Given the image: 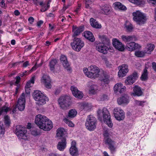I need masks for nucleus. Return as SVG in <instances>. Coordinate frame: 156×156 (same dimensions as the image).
<instances>
[{
  "label": "nucleus",
  "instance_id": "nucleus-49",
  "mask_svg": "<svg viewBox=\"0 0 156 156\" xmlns=\"http://www.w3.org/2000/svg\"><path fill=\"white\" fill-rule=\"evenodd\" d=\"M64 121L69 127H74V124L71 121L65 118L64 119Z\"/></svg>",
  "mask_w": 156,
  "mask_h": 156
},
{
  "label": "nucleus",
  "instance_id": "nucleus-3",
  "mask_svg": "<svg viewBox=\"0 0 156 156\" xmlns=\"http://www.w3.org/2000/svg\"><path fill=\"white\" fill-rule=\"evenodd\" d=\"M132 15L133 20L136 24L140 26L144 24L148 19L146 14L140 10L133 12Z\"/></svg>",
  "mask_w": 156,
  "mask_h": 156
},
{
  "label": "nucleus",
  "instance_id": "nucleus-30",
  "mask_svg": "<svg viewBox=\"0 0 156 156\" xmlns=\"http://www.w3.org/2000/svg\"><path fill=\"white\" fill-rule=\"evenodd\" d=\"M154 48L155 46L154 44H147L144 50L146 54H151V52L153 51Z\"/></svg>",
  "mask_w": 156,
  "mask_h": 156
},
{
  "label": "nucleus",
  "instance_id": "nucleus-61",
  "mask_svg": "<svg viewBox=\"0 0 156 156\" xmlns=\"http://www.w3.org/2000/svg\"><path fill=\"white\" fill-rule=\"evenodd\" d=\"M28 20L30 23H32L34 21V19L33 17H30L28 18Z\"/></svg>",
  "mask_w": 156,
  "mask_h": 156
},
{
  "label": "nucleus",
  "instance_id": "nucleus-56",
  "mask_svg": "<svg viewBox=\"0 0 156 156\" xmlns=\"http://www.w3.org/2000/svg\"><path fill=\"white\" fill-rule=\"evenodd\" d=\"M147 2L149 4L156 5V0H147Z\"/></svg>",
  "mask_w": 156,
  "mask_h": 156
},
{
  "label": "nucleus",
  "instance_id": "nucleus-15",
  "mask_svg": "<svg viewBox=\"0 0 156 156\" xmlns=\"http://www.w3.org/2000/svg\"><path fill=\"white\" fill-rule=\"evenodd\" d=\"M112 44L116 49L119 51H123L124 50V45L116 38L113 39Z\"/></svg>",
  "mask_w": 156,
  "mask_h": 156
},
{
  "label": "nucleus",
  "instance_id": "nucleus-8",
  "mask_svg": "<svg viewBox=\"0 0 156 156\" xmlns=\"http://www.w3.org/2000/svg\"><path fill=\"white\" fill-rule=\"evenodd\" d=\"M90 71L89 78L95 79L99 77V73L100 72L99 68L95 65H91L88 67Z\"/></svg>",
  "mask_w": 156,
  "mask_h": 156
},
{
  "label": "nucleus",
  "instance_id": "nucleus-6",
  "mask_svg": "<svg viewBox=\"0 0 156 156\" xmlns=\"http://www.w3.org/2000/svg\"><path fill=\"white\" fill-rule=\"evenodd\" d=\"M26 127H16L15 130L16 135L20 140H28L29 139V134L27 133Z\"/></svg>",
  "mask_w": 156,
  "mask_h": 156
},
{
  "label": "nucleus",
  "instance_id": "nucleus-21",
  "mask_svg": "<svg viewBox=\"0 0 156 156\" xmlns=\"http://www.w3.org/2000/svg\"><path fill=\"white\" fill-rule=\"evenodd\" d=\"M66 139L64 137L61 138V141L58 142L57 145V148L60 151H63L66 147Z\"/></svg>",
  "mask_w": 156,
  "mask_h": 156
},
{
  "label": "nucleus",
  "instance_id": "nucleus-29",
  "mask_svg": "<svg viewBox=\"0 0 156 156\" xmlns=\"http://www.w3.org/2000/svg\"><path fill=\"white\" fill-rule=\"evenodd\" d=\"M113 5L115 9H119L122 11H125L127 9V8L125 6L119 2L114 3Z\"/></svg>",
  "mask_w": 156,
  "mask_h": 156
},
{
  "label": "nucleus",
  "instance_id": "nucleus-48",
  "mask_svg": "<svg viewBox=\"0 0 156 156\" xmlns=\"http://www.w3.org/2000/svg\"><path fill=\"white\" fill-rule=\"evenodd\" d=\"M5 122L6 125L7 126H10V118L8 115H6L4 117Z\"/></svg>",
  "mask_w": 156,
  "mask_h": 156
},
{
  "label": "nucleus",
  "instance_id": "nucleus-28",
  "mask_svg": "<svg viewBox=\"0 0 156 156\" xmlns=\"http://www.w3.org/2000/svg\"><path fill=\"white\" fill-rule=\"evenodd\" d=\"M79 106L81 109L85 111H89L92 108L91 104L86 103H82L79 104Z\"/></svg>",
  "mask_w": 156,
  "mask_h": 156
},
{
  "label": "nucleus",
  "instance_id": "nucleus-9",
  "mask_svg": "<svg viewBox=\"0 0 156 156\" xmlns=\"http://www.w3.org/2000/svg\"><path fill=\"white\" fill-rule=\"evenodd\" d=\"M25 94L23 93L18 98L16 105L18 109L20 111H22L24 110L25 108Z\"/></svg>",
  "mask_w": 156,
  "mask_h": 156
},
{
  "label": "nucleus",
  "instance_id": "nucleus-35",
  "mask_svg": "<svg viewBox=\"0 0 156 156\" xmlns=\"http://www.w3.org/2000/svg\"><path fill=\"white\" fill-rule=\"evenodd\" d=\"M109 76L108 75L104 73H102L100 77V80L101 82H104L105 84H108L109 83Z\"/></svg>",
  "mask_w": 156,
  "mask_h": 156
},
{
  "label": "nucleus",
  "instance_id": "nucleus-23",
  "mask_svg": "<svg viewBox=\"0 0 156 156\" xmlns=\"http://www.w3.org/2000/svg\"><path fill=\"white\" fill-rule=\"evenodd\" d=\"M117 102L119 105H125L129 103V101L127 97L122 96L117 99Z\"/></svg>",
  "mask_w": 156,
  "mask_h": 156
},
{
  "label": "nucleus",
  "instance_id": "nucleus-46",
  "mask_svg": "<svg viewBox=\"0 0 156 156\" xmlns=\"http://www.w3.org/2000/svg\"><path fill=\"white\" fill-rule=\"evenodd\" d=\"M44 125L45 127H46V126L48 127H53V124L51 121L47 117V119L45 121Z\"/></svg>",
  "mask_w": 156,
  "mask_h": 156
},
{
  "label": "nucleus",
  "instance_id": "nucleus-32",
  "mask_svg": "<svg viewBox=\"0 0 156 156\" xmlns=\"http://www.w3.org/2000/svg\"><path fill=\"white\" fill-rule=\"evenodd\" d=\"M98 89V86L95 84H93L89 87V93L92 94H96Z\"/></svg>",
  "mask_w": 156,
  "mask_h": 156
},
{
  "label": "nucleus",
  "instance_id": "nucleus-22",
  "mask_svg": "<svg viewBox=\"0 0 156 156\" xmlns=\"http://www.w3.org/2000/svg\"><path fill=\"white\" fill-rule=\"evenodd\" d=\"M60 60L64 68L67 70H70L71 68L68 62L66 57L64 55H62L60 58Z\"/></svg>",
  "mask_w": 156,
  "mask_h": 156
},
{
  "label": "nucleus",
  "instance_id": "nucleus-26",
  "mask_svg": "<svg viewBox=\"0 0 156 156\" xmlns=\"http://www.w3.org/2000/svg\"><path fill=\"white\" fill-rule=\"evenodd\" d=\"M100 12L105 15H108L110 12V8L107 5H104L100 7Z\"/></svg>",
  "mask_w": 156,
  "mask_h": 156
},
{
  "label": "nucleus",
  "instance_id": "nucleus-37",
  "mask_svg": "<svg viewBox=\"0 0 156 156\" xmlns=\"http://www.w3.org/2000/svg\"><path fill=\"white\" fill-rule=\"evenodd\" d=\"M35 76H33L27 82L25 86L26 91L28 90L34 83Z\"/></svg>",
  "mask_w": 156,
  "mask_h": 156
},
{
  "label": "nucleus",
  "instance_id": "nucleus-51",
  "mask_svg": "<svg viewBox=\"0 0 156 156\" xmlns=\"http://www.w3.org/2000/svg\"><path fill=\"white\" fill-rule=\"evenodd\" d=\"M40 5L41 6V12H44L48 9V8H46V6H45V5L43 3V2H40Z\"/></svg>",
  "mask_w": 156,
  "mask_h": 156
},
{
  "label": "nucleus",
  "instance_id": "nucleus-2",
  "mask_svg": "<svg viewBox=\"0 0 156 156\" xmlns=\"http://www.w3.org/2000/svg\"><path fill=\"white\" fill-rule=\"evenodd\" d=\"M97 115L98 119L101 121L103 119L108 127H112L113 123L110 120V115L107 108H104L102 110L99 109L97 111Z\"/></svg>",
  "mask_w": 156,
  "mask_h": 156
},
{
  "label": "nucleus",
  "instance_id": "nucleus-24",
  "mask_svg": "<svg viewBox=\"0 0 156 156\" xmlns=\"http://www.w3.org/2000/svg\"><path fill=\"white\" fill-rule=\"evenodd\" d=\"M143 94V92L140 87L136 85L133 88V92L131 94V95L134 96H140Z\"/></svg>",
  "mask_w": 156,
  "mask_h": 156
},
{
  "label": "nucleus",
  "instance_id": "nucleus-14",
  "mask_svg": "<svg viewBox=\"0 0 156 156\" xmlns=\"http://www.w3.org/2000/svg\"><path fill=\"white\" fill-rule=\"evenodd\" d=\"M118 69H119L118 76L119 77L124 76L129 71L128 66L126 64H122V66H119Z\"/></svg>",
  "mask_w": 156,
  "mask_h": 156
},
{
  "label": "nucleus",
  "instance_id": "nucleus-17",
  "mask_svg": "<svg viewBox=\"0 0 156 156\" xmlns=\"http://www.w3.org/2000/svg\"><path fill=\"white\" fill-rule=\"evenodd\" d=\"M96 49L99 52L104 54H106L108 50V48L105 44L99 42L97 44Z\"/></svg>",
  "mask_w": 156,
  "mask_h": 156
},
{
  "label": "nucleus",
  "instance_id": "nucleus-36",
  "mask_svg": "<svg viewBox=\"0 0 156 156\" xmlns=\"http://www.w3.org/2000/svg\"><path fill=\"white\" fill-rule=\"evenodd\" d=\"M99 38L102 42V44L108 45L110 43V40L105 35H100Z\"/></svg>",
  "mask_w": 156,
  "mask_h": 156
},
{
  "label": "nucleus",
  "instance_id": "nucleus-42",
  "mask_svg": "<svg viewBox=\"0 0 156 156\" xmlns=\"http://www.w3.org/2000/svg\"><path fill=\"white\" fill-rule=\"evenodd\" d=\"M146 53L144 50V51H137L135 52V55L136 56L138 57H142L145 55Z\"/></svg>",
  "mask_w": 156,
  "mask_h": 156
},
{
  "label": "nucleus",
  "instance_id": "nucleus-50",
  "mask_svg": "<svg viewBox=\"0 0 156 156\" xmlns=\"http://www.w3.org/2000/svg\"><path fill=\"white\" fill-rule=\"evenodd\" d=\"M71 5V4L70 3H68L67 5H66L65 4H64L63 8L61 11V12L62 14L64 13L65 10Z\"/></svg>",
  "mask_w": 156,
  "mask_h": 156
},
{
  "label": "nucleus",
  "instance_id": "nucleus-10",
  "mask_svg": "<svg viewBox=\"0 0 156 156\" xmlns=\"http://www.w3.org/2000/svg\"><path fill=\"white\" fill-rule=\"evenodd\" d=\"M47 117L41 114L37 115L35 118V123L38 127H45L44 123Z\"/></svg>",
  "mask_w": 156,
  "mask_h": 156
},
{
  "label": "nucleus",
  "instance_id": "nucleus-4",
  "mask_svg": "<svg viewBox=\"0 0 156 156\" xmlns=\"http://www.w3.org/2000/svg\"><path fill=\"white\" fill-rule=\"evenodd\" d=\"M33 95L34 99L36 101V104L38 105L45 104L49 100L48 98L39 90L34 91Z\"/></svg>",
  "mask_w": 156,
  "mask_h": 156
},
{
  "label": "nucleus",
  "instance_id": "nucleus-39",
  "mask_svg": "<svg viewBox=\"0 0 156 156\" xmlns=\"http://www.w3.org/2000/svg\"><path fill=\"white\" fill-rule=\"evenodd\" d=\"M69 151L70 154L73 156H77L78 154V149L76 147H70Z\"/></svg>",
  "mask_w": 156,
  "mask_h": 156
},
{
  "label": "nucleus",
  "instance_id": "nucleus-20",
  "mask_svg": "<svg viewBox=\"0 0 156 156\" xmlns=\"http://www.w3.org/2000/svg\"><path fill=\"white\" fill-rule=\"evenodd\" d=\"M126 87L121 83H117L114 87V90L115 93H122L126 90Z\"/></svg>",
  "mask_w": 156,
  "mask_h": 156
},
{
  "label": "nucleus",
  "instance_id": "nucleus-40",
  "mask_svg": "<svg viewBox=\"0 0 156 156\" xmlns=\"http://www.w3.org/2000/svg\"><path fill=\"white\" fill-rule=\"evenodd\" d=\"M77 113V112L75 109H72L69 111L68 116L70 118H73L76 116Z\"/></svg>",
  "mask_w": 156,
  "mask_h": 156
},
{
  "label": "nucleus",
  "instance_id": "nucleus-58",
  "mask_svg": "<svg viewBox=\"0 0 156 156\" xmlns=\"http://www.w3.org/2000/svg\"><path fill=\"white\" fill-rule=\"evenodd\" d=\"M136 104L138 105L142 106L144 105V101H136Z\"/></svg>",
  "mask_w": 156,
  "mask_h": 156
},
{
  "label": "nucleus",
  "instance_id": "nucleus-13",
  "mask_svg": "<svg viewBox=\"0 0 156 156\" xmlns=\"http://www.w3.org/2000/svg\"><path fill=\"white\" fill-rule=\"evenodd\" d=\"M41 81V83L44 85L46 88L50 89L51 87V80L50 77L47 75H43Z\"/></svg>",
  "mask_w": 156,
  "mask_h": 156
},
{
  "label": "nucleus",
  "instance_id": "nucleus-64",
  "mask_svg": "<svg viewBox=\"0 0 156 156\" xmlns=\"http://www.w3.org/2000/svg\"><path fill=\"white\" fill-rule=\"evenodd\" d=\"M152 68L154 70L156 71V63L154 62H153L152 63Z\"/></svg>",
  "mask_w": 156,
  "mask_h": 156
},
{
  "label": "nucleus",
  "instance_id": "nucleus-59",
  "mask_svg": "<svg viewBox=\"0 0 156 156\" xmlns=\"http://www.w3.org/2000/svg\"><path fill=\"white\" fill-rule=\"evenodd\" d=\"M5 132V127H0V134L4 135Z\"/></svg>",
  "mask_w": 156,
  "mask_h": 156
},
{
  "label": "nucleus",
  "instance_id": "nucleus-5",
  "mask_svg": "<svg viewBox=\"0 0 156 156\" xmlns=\"http://www.w3.org/2000/svg\"><path fill=\"white\" fill-rule=\"evenodd\" d=\"M58 102L61 109L66 110L71 105V98L70 96L68 95L62 96L58 99Z\"/></svg>",
  "mask_w": 156,
  "mask_h": 156
},
{
  "label": "nucleus",
  "instance_id": "nucleus-54",
  "mask_svg": "<svg viewBox=\"0 0 156 156\" xmlns=\"http://www.w3.org/2000/svg\"><path fill=\"white\" fill-rule=\"evenodd\" d=\"M83 71L85 75L88 77H89V75L90 74V71H88V69L87 68H84L83 69Z\"/></svg>",
  "mask_w": 156,
  "mask_h": 156
},
{
  "label": "nucleus",
  "instance_id": "nucleus-1",
  "mask_svg": "<svg viewBox=\"0 0 156 156\" xmlns=\"http://www.w3.org/2000/svg\"><path fill=\"white\" fill-rule=\"evenodd\" d=\"M103 136L104 142L110 150L111 153L114 154L116 151V147L115 146V142L113 140V133L112 132L106 127L103 129Z\"/></svg>",
  "mask_w": 156,
  "mask_h": 156
},
{
  "label": "nucleus",
  "instance_id": "nucleus-52",
  "mask_svg": "<svg viewBox=\"0 0 156 156\" xmlns=\"http://www.w3.org/2000/svg\"><path fill=\"white\" fill-rule=\"evenodd\" d=\"M92 3L91 1L85 0V7L87 9H90V5L92 4Z\"/></svg>",
  "mask_w": 156,
  "mask_h": 156
},
{
  "label": "nucleus",
  "instance_id": "nucleus-62",
  "mask_svg": "<svg viewBox=\"0 0 156 156\" xmlns=\"http://www.w3.org/2000/svg\"><path fill=\"white\" fill-rule=\"evenodd\" d=\"M105 63L106 66L108 67H110L112 65L107 60H106L105 61Z\"/></svg>",
  "mask_w": 156,
  "mask_h": 156
},
{
  "label": "nucleus",
  "instance_id": "nucleus-11",
  "mask_svg": "<svg viewBox=\"0 0 156 156\" xmlns=\"http://www.w3.org/2000/svg\"><path fill=\"white\" fill-rule=\"evenodd\" d=\"M97 121L96 118L91 115H89L85 122L86 127H95L97 126Z\"/></svg>",
  "mask_w": 156,
  "mask_h": 156
},
{
  "label": "nucleus",
  "instance_id": "nucleus-45",
  "mask_svg": "<svg viewBox=\"0 0 156 156\" xmlns=\"http://www.w3.org/2000/svg\"><path fill=\"white\" fill-rule=\"evenodd\" d=\"M9 109V108L5 106L0 107V115L3 113H7Z\"/></svg>",
  "mask_w": 156,
  "mask_h": 156
},
{
  "label": "nucleus",
  "instance_id": "nucleus-38",
  "mask_svg": "<svg viewBox=\"0 0 156 156\" xmlns=\"http://www.w3.org/2000/svg\"><path fill=\"white\" fill-rule=\"evenodd\" d=\"M125 26L127 31L131 32L133 29V25L129 22L126 21L125 24Z\"/></svg>",
  "mask_w": 156,
  "mask_h": 156
},
{
  "label": "nucleus",
  "instance_id": "nucleus-27",
  "mask_svg": "<svg viewBox=\"0 0 156 156\" xmlns=\"http://www.w3.org/2000/svg\"><path fill=\"white\" fill-rule=\"evenodd\" d=\"M83 36L91 42H94L95 41V38L93 34L89 31H85L83 34Z\"/></svg>",
  "mask_w": 156,
  "mask_h": 156
},
{
  "label": "nucleus",
  "instance_id": "nucleus-44",
  "mask_svg": "<svg viewBox=\"0 0 156 156\" xmlns=\"http://www.w3.org/2000/svg\"><path fill=\"white\" fill-rule=\"evenodd\" d=\"M57 62V61L55 59L52 60L50 62L49 66L50 70L51 71H54L55 69V66Z\"/></svg>",
  "mask_w": 156,
  "mask_h": 156
},
{
  "label": "nucleus",
  "instance_id": "nucleus-25",
  "mask_svg": "<svg viewBox=\"0 0 156 156\" xmlns=\"http://www.w3.org/2000/svg\"><path fill=\"white\" fill-rule=\"evenodd\" d=\"M121 38L122 40L125 43L135 40L136 39V37L134 35H122L121 36Z\"/></svg>",
  "mask_w": 156,
  "mask_h": 156
},
{
  "label": "nucleus",
  "instance_id": "nucleus-33",
  "mask_svg": "<svg viewBox=\"0 0 156 156\" xmlns=\"http://www.w3.org/2000/svg\"><path fill=\"white\" fill-rule=\"evenodd\" d=\"M56 132L57 137H62L67 133L66 131L63 127H59L57 130Z\"/></svg>",
  "mask_w": 156,
  "mask_h": 156
},
{
  "label": "nucleus",
  "instance_id": "nucleus-47",
  "mask_svg": "<svg viewBox=\"0 0 156 156\" xmlns=\"http://www.w3.org/2000/svg\"><path fill=\"white\" fill-rule=\"evenodd\" d=\"M108 96L106 94H102L98 98V100L100 101H104L108 99Z\"/></svg>",
  "mask_w": 156,
  "mask_h": 156
},
{
  "label": "nucleus",
  "instance_id": "nucleus-31",
  "mask_svg": "<svg viewBox=\"0 0 156 156\" xmlns=\"http://www.w3.org/2000/svg\"><path fill=\"white\" fill-rule=\"evenodd\" d=\"M90 23L91 25L94 28L99 29L101 27V25L93 18L90 19Z\"/></svg>",
  "mask_w": 156,
  "mask_h": 156
},
{
  "label": "nucleus",
  "instance_id": "nucleus-7",
  "mask_svg": "<svg viewBox=\"0 0 156 156\" xmlns=\"http://www.w3.org/2000/svg\"><path fill=\"white\" fill-rule=\"evenodd\" d=\"M72 48L76 51L79 52L83 47L84 43L81 39L78 37H74L73 42L71 43Z\"/></svg>",
  "mask_w": 156,
  "mask_h": 156
},
{
  "label": "nucleus",
  "instance_id": "nucleus-60",
  "mask_svg": "<svg viewBox=\"0 0 156 156\" xmlns=\"http://www.w3.org/2000/svg\"><path fill=\"white\" fill-rule=\"evenodd\" d=\"M76 143L75 140L72 141L71 142V147H76Z\"/></svg>",
  "mask_w": 156,
  "mask_h": 156
},
{
  "label": "nucleus",
  "instance_id": "nucleus-34",
  "mask_svg": "<svg viewBox=\"0 0 156 156\" xmlns=\"http://www.w3.org/2000/svg\"><path fill=\"white\" fill-rule=\"evenodd\" d=\"M27 129H30L31 134L34 136L39 135L41 133L40 129H37L35 127H26Z\"/></svg>",
  "mask_w": 156,
  "mask_h": 156
},
{
  "label": "nucleus",
  "instance_id": "nucleus-55",
  "mask_svg": "<svg viewBox=\"0 0 156 156\" xmlns=\"http://www.w3.org/2000/svg\"><path fill=\"white\" fill-rule=\"evenodd\" d=\"M132 77V78L134 79L135 81L136 80V79L138 78L137 73L136 72H134L132 75L130 76Z\"/></svg>",
  "mask_w": 156,
  "mask_h": 156
},
{
  "label": "nucleus",
  "instance_id": "nucleus-41",
  "mask_svg": "<svg viewBox=\"0 0 156 156\" xmlns=\"http://www.w3.org/2000/svg\"><path fill=\"white\" fill-rule=\"evenodd\" d=\"M135 81L134 78L129 76L126 80L125 83L126 84L129 85L133 84Z\"/></svg>",
  "mask_w": 156,
  "mask_h": 156
},
{
  "label": "nucleus",
  "instance_id": "nucleus-57",
  "mask_svg": "<svg viewBox=\"0 0 156 156\" xmlns=\"http://www.w3.org/2000/svg\"><path fill=\"white\" fill-rule=\"evenodd\" d=\"M40 130L41 129L45 131L50 130L53 127H39Z\"/></svg>",
  "mask_w": 156,
  "mask_h": 156
},
{
  "label": "nucleus",
  "instance_id": "nucleus-63",
  "mask_svg": "<svg viewBox=\"0 0 156 156\" xmlns=\"http://www.w3.org/2000/svg\"><path fill=\"white\" fill-rule=\"evenodd\" d=\"M20 78L19 76H17L16 77V80L15 83L18 84L20 82Z\"/></svg>",
  "mask_w": 156,
  "mask_h": 156
},
{
  "label": "nucleus",
  "instance_id": "nucleus-18",
  "mask_svg": "<svg viewBox=\"0 0 156 156\" xmlns=\"http://www.w3.org/2000/svg\"><path fill=\"white\" fill-rule=\"evenodd\" d=\"M70 90L73 94L75 97L79 99H81L83 98V93L82 92L78 90L77 88L75 86H71Z\"/></svg>",
  "mask_w": 156,
  "mask_h": 156
},
{
  "label": "nucleus",
  "instance_id": "nucleus-16",
  "mask_svg": "<svg viewBox=\"0 0 156 156\" xmlns=\"http://www.w3.org/2000/svg\"><path fill=\"white\" fill-rule=\"evenodd\" d=\"M141 47L140 45L134 42L128 43L126 45V48L129 51H133L135 50L139 49Z\"/></svg>",
  "mask_w": 156,
  "mask_h": 156
},
{
  "label": "nucleus",
  "instance_id": "nucleus-19",
  "mask_svg": "<svg viewBox=\"0 0 156 156\" xmlns=\"http://www.w3.org/2000/svg\"><path fill=\"white\" fill-rule=\"evenodd\" d=\"M83 30V28L81 27H77L76 26H73L72 28V32L73 34V37H76Z\"/></svg>",
  "mask_w": 156,
  "mask_h": 156
},
{
  "label": "nucleus",
  "instance_id": "nucleus-53",
  "mask_svg": "<svg viewBox=\"0 0 156 156\" xmlns=\"http://www.w3.org/2000/svg\"><path fill=\"white\" fill-rule=\"evenodd\" d=\"M130 2L136 5H140L141 3L140 0H128Z\"/></svg>",
  "mask_w": 156,
  "mask_h": 156
},
{
  "label": "nucleus",
  "instance_id": "nucleus-12",
  "mask_svg": "<svg viewBox=\"0 0 156 156\" xmlns=\"http://www.w3.org/2000/svg\"><path fill=\"white\" fill-rule=\"evenodd\" d=\"M114 113L116 119L118 120H122L125 118V113L120 108H116L114 109Z\"/></svg>",
  "mask_w": 156,
  "mask_h": 156
},
{
  "label": "nucleus",
  "instance_id": "nucleus-43",
  "mask_svg": "<svg viewBox=\"0 0 156 156\" xmlns=\"http://www.w3.org/2000/svg\"><path fill=\"white\" fill-rule=\"evenodd\" d=\"M141 79L143 81H144L147 79V69L145 68L140 77Z\"/></svg>",
  "mask_w": 156,
  "mask_h": 156
}]
</instances>
